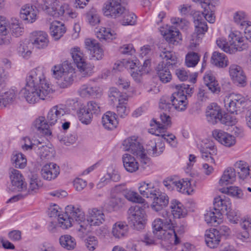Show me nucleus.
Wrapping results in <instances>:
<instances>
[{
    "instance_id": "412c9836",
    "label": "nucleus",
    "mask_w": 251,
    "mask_h": 251,
    "mask_svg": "<svg viewBox=\"0 0 251 251\" xmlns=\"http://www.w3.org/2000/svg\"><path fill=\"white\" fill-rule=\"evenodd\" d=\"M66 113L65 106L58 104L52 106L48 112L47 120L50 126L54 125L57 121Z\"/></svg>"
},
{
    "instance_id": "cd10ccee",
    "label": "nucleus",
    "mask_w": 251,
    "mask_h": 251,
    "mask_svg": "<svg viewBox=\"0 0 251 251\" xmlns=\"http://www.w3.org/2000/svg\"><path fill=\"white\" fill-rule=\"evenodd\" d=\"M138 191L141 195L147 198H153L158 195V189L151 182L141 181L138 184Z\"/></svg>"
},
{
    "instance_id": "9d476101",
    "label": "nucleus",
    "mask_w": 251,
    "mask_h": 251,
    "mask_svg": "<svg viewBox=\"0 0 251 251\" xmlns=\"http://www.w3.org/2000/svg\"><path fill=\"white\" fill-rule=\"evenodd\" d=\"M228 40L232 54L248 48L246 38L238 30L230 31L228 36Z\"/></svg>"
},
{
    "instance_id": "393cba45",
    "label": "nucleus",
    "mask_w": 251,
    "mask_h": 251,
    "mask_svg": "<svg viewBox=\"0 0 251 251\" xmlns=\"http://www.w3.org/2000/svg\"><path fill=\"white\" fill-rule=\"evenodd\" d=\"M122 160L124 168L126 172L133 173L139 170V164L133 155L129 153H124Z\"/></svg>"
},
{
    "instance_id": "8fccbe9b",
    "label": "nucleus",
    "mask_w": 251,
    "mask_h": 251,
    "mask_svg": "<svg viewBox=\"0 0 251 251\" xmlns=\"http://www.w3.org/2000/svg\"><path fill=\"white\" fill-rule=\"evenodd\" d=\"M127 232V226L122 222H117L112 226V234L116 238L125 237Z\"/></svg>"
},
{
    "instance_id": "ddd939ff",
    "label": "nucleus",
    "mask_w": 251,
    "mask_h": 251,
    "mask_svg": "<svg viewBox=\"0 0 251 251\" xmlns=\"http://www.w3.org/2000/svg\"><path fill=\"white\" fill-rule=\"evenodd\" d=\"M245 98L241 95L231 93L225 98V107L230 113L237 114L241 106L245 102Z\"/></svg>"
},
{
    "instance_id": "680f3d73",
    "label": "nucleus",
    "mask_w": 251,
    "mask_h": 251,
    "mask_svg": "<svg viewBox=\"0 0 251 251\" xmlns=\"http://www.w3.org/2000/svg\"><path fill=\"white\" fill-rule=\"evenodd\" d=\"M200 55L196 52H188L185 57V64L188 67H194L200 61Z\"/></svg>"
},
{
    "instance_id": "f03ea898",
    "label": "nucleus",
    "mask_w": 251,
    "mask_h": 251,
    "mask_svg": "<svg viewBox=\"0 0 251 251\" xmlns=\"http://www.w3.org/2000/svg\"><path fill=\"white\" fill-rule=\"evenodd\" d=\"M160 215L163 218H156L152 223V232L159 239L174 241L175 245L179 244L180 240L177 236L171 215L167 211H163Z\"/></svg>"
},
{
    "instance_id": "69168bd1",
    "label": "nucleus",
    "mask_w": 251,
    "mask_h": 251,
    "mask_svg": "<svg viewBox=\"0 0 251 251\" xmlns=\"http://www.w3.org/2000/svg\"><path fill=\"white\" fill-rule=\"evenodd\" d=\"M17 51L20 56L26 59L28 58L31 54V50L26 43H21L17 48Z\"/></svg>"
},
{
    "instance_id": "2f4dec72",
    "label": "nucleus",
    "mask_w": 251,
    "mask_h": 251,
    "mask_svg": "<svg viewBox=\"0 0 251 251\" xmlns=\"http://www.w3.org/2000/svg\"><path fill=\"white\" fill-rule=\"evenodd\" d=\"M201 157L205 161L211 164H215L213 156L217 154V150L215 146L212 144L206 145L200 150Z\"/></svg>"
},
{
    "instance_id": "3c124183",
    "label": "nucleus",
    "mask_w": 251,
    "mask_h": 251,
    "mask_svg": "<svg viewBox=\"0 0 251 251\" xmlns=\"http://www.w3.org/2000/svg\"><path fill=\"white\" fill-rule=\"evenodd\" d=\"M108 96L110 100L114 103L118 101L119 103L122 101H128V98L126 94L121 93L116 88H111L109 91Z\"/></svg>"
},
{
    "instance_id": "6e6d98bb",
    "label": "nucleus",
    "mask_w": 251,
    "mask_h": 251,
    "mask_svg": "<svg viewBox=\"0 0 251 251\" xmlns=\"http://www.w3.org/2000/svg\"><path fill=\"white\" fill-rule=\"evenodd\" d=\"M124 196L128 201L133 202L144 203L146 201L137 192L131 190L126 191Z\"/></svg>"
},
{
    "instance_id": "052dcab7",
    "label": "nucleus",
    "mask_w": 251,
    "mask_h": 251,
    "mask_svg": "<svg viewBox=\"0 0 251 251\" xmlns=\"http://www.w3.org/2000/svg\"><path fill=\"white\" fill-rule=\"evenodd\" d=\"M71 54L72 57L77 66L80 64V63L85 61L83 52L81 51L79 48L75 47L71 50Z\"/></svg>"
},
{
    "instance_id": "9b49d317",
    "label": "nucleus",
    "mask_w": 251,
    "mask_h": 251,
    "mask_svg": "<svg viewBox=\"0 0 251 251\" xmlns=\"http://www.w3.org/2000/svg\"><path fill=\"white\" fill-rule=\"evenodd\" d=\"M129 218L131 224L136 229L144 228L147 220L145 210L141 207L136 205L131 206L128 210Z\"/></svg>"
},
{
    "instance_id": "58836bf2",
    "label": "nucleus",
    "mask_w": 251,
    "mask_h": 251,
    "mask_svg": "<svg viewBox=\"0 0 251 251\" xmlns=\"http://www.w3.org/2000/svg\"><path fill=\"white\" fill-rule=\"evenodd\" d=\"M248 14L243 10H238L233 14L234 22L240 28L251 26V21L248 20Z\"/></svg>"
},
{
    "instance_id": "09e8293b",
    "label": "nucleus",
    "mask_w": 251,
    "mask_h": 251,
    "mask_svg": "<svg viewBox=\"0 0 251 251\" xmlns=\"http://www.w3.org/2000/svg\"><path fill=\"white\" fill-rule=\"evenodd\" d=\"M35 152L43 160L51 159L53 157L55 152L53 148L46 145L38 146Z\"/></svg>"
},
{
    "instance_id": "e2e57ef3",
    "label": "nucleus",
    "mask_w": 251,
    "mask_h": 251,
    "mask_svg": "<svg viewBox=\"0 0 251 251\" xmlns=\"http://www.w3.org/2000/svg\"><path fill=\"white\" fill-rule=\"evenodd\" d=\"M157 136L161 137V138H158L159 139H162L163 142L166 141L172 147H176L177 144V141L176 136L172 133H170L165 131L164 130L161 131L160 134L156 135Z\"/></svg>"
},
{
    "instance_id": "f704fd0d",
    "label": "nucleus",
    "mask_w": 251,
    "mask_h": 251,
    "mask_svg": "<svg viewBox=\"0 0 251 251\" xmlns=\"http://www.w3.org/2000/svg\"><path fill=\"white\" fill-rule=\"evenodd\" d=\"M214 209L222 213H226L231 207L230 199L225 196L218 197L214 199Z\"/></svg>"
},
{
    "instance_id": "473e14b6",
    "label": "nucleus",
    "mask_w": 251,
    "mask_h": 251,
    "mask_svg": "<svg viewBox=\"0 0 251 251\" xmlns=\"http://www.w3.org/2000/svg\"><path fill=\"white\" fill-rule=\"evenodd\" d=\"M101 123L104 128L107 130L115 129L118 124L116 114L111 111H107L103 115Z\"/></svg>"
},
{
    "instance_id": "0e129e2a",
    "label": "nucleus",
    "mask_w": 251,
    "mask_h": 251,
    "mask_svg": "<svg viewBox=\"0 0 251 251\" xmlns=\"http://www.w3.org/2000/svg\"><path fill=\"white\" fill-rule=\"evenodd\" d=\"M58 7V1L57 0H45L43 7L46 12L51 16L55 9Z\"/></svg>"
},
{
    "instance_id": "e433bc0d",
    "label": "nucleus",
    "mask_w": 251,
    "mask_h": 251,
    "mask_svg": "<svg viewBox=\"0 0 251 251\" xmlns=\"http://www.w3.org/2000/svg\"><path fill=\"white\" fill-rule=\"evenodd\" d=\"M236 171L234 168H227L223 172L219 183L221 186L232 184L236 180Z\"/></svg>"
},
{
    "instance_id": "338daca9",
    "label": "nucleus",
    "mask_w": 251,
    "mask_h": 251,
    "mask_svg": "<svg viewBox=\"0 0 251 251\" xmlns=\"http://www.w3.org/2000/svg\"><path fill=\"white\" fill-rule=\"evenodd\" d=\"M129 112V108L127 106V101L118 103L117 106V113L119 116L125 118Z\"/></svg>"
},
{
    "instance_id": "b1692460",
    "label": "nucleus",
    "mask_w": 251,
    "mask_h": 251,
    "mask_svg": "<svg viewBox=\"0 0 251 251\" xmlns=\"http://www.w3.org/2000/svg\"><path fill=\"white\" fill-rule=\"evenodd\" d=\"M79 93L82 97L98 98L102 95V89L99 86L86 84L81 86Z\"/></svg>"
},
{
    "instance_id": "79ce46f5",
    "label": "nucleus",
    "mask_w": 251,
    "mask_h": 251,
    "mask_svg": "<svg viewBox=\"0 0 251 251\" xmlns=\"http://www.w3.org/2000/svg\"><path fill=\"white\" fill-rule=\"evenodd\" d=\"M96 36L100 41H112L117 38V33L109 28L100 27L96 31Z\"/></svg>"
},
{
    "instance_id": "c9c22d12",
    "label": "nucleus",
    "mask_w": 251,
    "mask_h": 251,
    "mask_svg": "<svg viewBox=\"0 0 251 251\" xmlns=\"http://www.w3.org/2000/svg\"><path fill=\"white\" fill-rule=\"evenodd\" d=\"M51 36L55 40H58L66 32V28L61 22L55 21L51 23L50 26Z\"/></svg>"
},
{
    "instance_id": "39448f33",
    "label": "nucleus",
    "mask_w": 251,
    "mask_h": 251,
    "mask_svg": "<svg viewBox=\"0 0 251 251\" xmlns=\"http://www.w3.org/2000/svg\"><path fill=\"white\" fill-rule=\"evenodd\" d=\"M9 176L11 183V189L14 191L21 192V194L13 196L8 201L15 202L28 195L26 184L21 172L15 169L10 170Z\"/></svg>"
},
{
    "instance_id": "de8ad7c7",
    "label": "nucleus",
    "mask_w": 251,
    "mask_h": 251,
    "mask_svg": "<svg viewBox=\"0 0 251 251\" xmlns=\"http://www.w3.org/2000/svg\"><path fill=\"white\" fill-rule=\"evenodd\" d=\"M59 241L62 248L69 251L73 250L76 246L75 238L68 234L61 235L59 237Z\"/></svg>"
},
{
    "instance_id": "4c0bfd02",
    "label": "nucleus",
    "mask_w": 251,
    "mask_h": 251,
    "mask_svg": "<svg viewBox=\"0 0 251 251\" xmlns=\"http://www.w3.org/2000/svg\"><path fill=\"white\" fill-rule=\"evenodd\" d=\"M204 220L206 223L215 226L222 221V214L214 209L207 211L204 215Z\"/></svg>"
},
{
    "instance_id": "4d7b16f0",
    "label": "nucleus",
    "mask_w": 251,
    "mask_h": 251,
    "mask_svg": "<svg viewBox=\"0 0 251 251\" xmlns=\"http://www.w3.org/2000/svg\"><path fill=\"white\" fill-rule=\"evenodd\" d=\"M9 24L10 29L14 36L18 37L22 35L24 28L22 27L19 20L16 18H12Z\"/></svg>"
},
{
    "instance_id": "c03bdc74",
    "label": "nucleus",
    "mask_w": 251,
    "mask_h": 251,
    "mask_svg": "<svg viewBox=\"0 0 251 251\" xmlns=\"http://www.w3.org/2000/svg\"><path fill=\"white\" fill-rule=\"evenodd\" d=\"M11 163L13 166L18 169H24L27 164L25 156L21 152L14 151L11 157Z\"/></svg>"
},
{
    "instance_id": "bb28decb",
    "label": "nucleus",
    "mask_w": 251,
    "mask_h": 251,
    "mask_svg": "<svg viewBox=\"0 0 251 251\" xmlns=\"http://www.w3.org/2000/svg\"><path fill=\"white\" fill-rule=\"evenodd\" d=\"M230 76L234 83L241 86L246 83V76L241 67L237 65H231L229 68Z\"/></svg>"
},
{
    "instance_id": "37998d69",
    "label": "nucleus",
    "mask_w": 251,
    "mask_h": 251,
    "mask_svg": "<svg viewBox=\"0 0 251 251\" xmlns=\"http://www.w3.org/2000/svg\"><path fill=\"white\" fill-rule=\"evenodd\" d=\"M228 59L226 55L218 51L213 52L211 57V62L219 68H225L228 65Z\"/></svg>"
},
{
    "instance_id": "f257e3e1",
    "label": "nucleus",
    "mask_w": 251,
    "mask_h": 251,
    "mask_svg": "<svg viewBox=\"0 0 251 251\" xmlns=\"http://www.w3.org/2000/svg\"><path fill=\"white\" fill-rule=\"evenodd\" d=\"M26 101L34 104L40 100H48L53 97L52 85L47 79L41 67L31 70L26 78L25 87L21 90Z\"/></svg>"
},
{
    "instance_id": "a211bd4d",
    "label": "nucleus",
    "mask_w": 251,
    "mask_h": 251,
    "mask_svg": "<svg viewBox=\"0 0 251 251\" xmlns=\"http://www.w3.org/2000/svg\"><path fill=\"white\" fill-rule=\"evenodd\" d=\"M41 177L44 180L51 181L57 178L60 174L59 167L53 162L44 165L40 171Z\"/></svg>"
},
{
    "instance_id": "7c9ffc66",
    "label": "nucleus",
    "mask_w": 251,
    "mask_h": 251,
    "mask_svg": "<svg viewBox=\"0 0 251 251\" xmlns=\"http://www.w3.org/2000/svg\"><path fill=\"white\" fill-rule=\"evenodd\" d=\"M204 84L208 88L209 91L212 93H218L220 91V87L218 81L216 80L213 74L207 72L203 76Z\"/></svg>"
},
{
    "instance_id": "bf43d9fd",
    "label": "nucleus",
    "mask_w": 251,
    "mask_h": 251,
    "mask_svg": "<svg viewBox=\"0 0 251 251\" xmlns=\"http://www.w3.org/2000/svg\"><path fill=\"white\" fill-rule=\"evenodd\" d=\"M57 219L59 226L63 229H67L72 226L74 223L66 211L64 214L59 215Z\"/></svg>"
},
{
    "instance_id": "0eeeda50",
    "label": "nucleus",
    "mask_w": 251,
    "mask_h": 251,
    "mask_svg": "<svg viewBox=\"0 0 251 251\" xmlns=\"http://www.w3.org/2000/svg\"><path fill=\"white\" fill-rule=\"evenodd\" d=\"M192 89L189 85H183L176 86V91L174 92L171 97V101L174 108L178 111H183L187 105V97L185 94H189Z\"/></svg>"
},
{
    "instance_id": "aec40b11",
    "label": "nucleus",
    "mask_w": 251,
    "mask_h": 251,
    "mask_svg": "<svg viewBox=\"0 0 251 251\" xmlns=\"http://www.w3.org/2000/svg\"><path fill=\"white\" fill-rule=\"evenodd\" d=\"M212 135L216 140L226 147H233L236 144L235 137L223 130L215 129L212 132Z\"/></svg>"
},
{
    "instance_id": "dca6fc26",
    "label": "nucleus",
    "mask_w": 251,
    "mask_h": 251,
    "mask_svg": "<svg viewBox=\"0 0 251 251\" xmlns=\"http://www.w3.org/2000/svg\"><path fill=\"white\" fill-rule=\"evenodd\" d=\"M85 48L88 51L91 57L98 60H101L104 55L102 49L95 39L86 38L84 40Z\"/></svg>"
},
{
    "instance_id": "4be33fe9",
    "label": "nucleus",
    "mask_w": 251,
    "mask_h": 251,
    "mask_svg": "<svg viewBox=\"0 0 251 251\" xmlns=\"http://www.w3.org/2000/svg\"><path fill=\"white\" fill-rule=\"evenodd\" d=\"M31 41L33 46L38 49H44L48 46L49 40L47 33L42 31H35L31 33Z\"/></svg>"
},
{
    "instance_id": "49530a36",
    "label": "nucleus",
    "mask_w": 251,
    "mask_h": 251,
    "mask_svg": "<svg viewBox=\"0 0 251 251\" xmlns=\"http://www.w3.org/2000/svg\"><path fill=\"white\" fill-rule=\"evenodd\" d=\"M176 189L179 192L187 195H191L194 190L190 180L188 179L176 180Z\"/></svg>"
},
{
    "instance_id": "5701e85b",
    "label": "nucleus",
    "mask_w": 251,
    "mask_h": 251,
    "mask_svg": "<svg viewBox=\"0 0 251 251\" xmlns=\"http://www.w3.org/2000/svg\"><path fill=\"white\" fill-rule=\"evenodd\" d=\"M195 32L192 35V40L196 44H199L204 34L207 31L208 27L206 23L203 21L201 18L194 17Z\"/></svg>"
},
{
    "instance_id": "c85d7f7f",
    "label": "nucleus",
    "mask_w": 251,
    "mask_h": 251,
    "mask_svg": "<svg viewBox=\"0 0 251 251\" xmlns=\"http://www.w3.org/2000/svg\"><path fill=\"white\" fill-rule=\"evenodd\" d=\"M205 241L210 248L217 247L221 241V236L218 230L215 228L207 230L205 233Z\"/></svg>"
},
{
    "instance_id": "f8f14e48",
    "label": "nucleus",
    "mask_w": 251,
    "mask_h": 251,
    "mask_svg": "<svg viewBox=\"0 0 251 251\" xmlns=\"http://www.w3.org/2000/svg\"><path fill=\"white\" fill-rule=\"evenodd\" d=\"M104 221L105 216L102 211L96 208L89 209L84 221V224L87 226L86 230L82 232V235L89 232L90 226H99L103 224Z\"/></svg>"
},
{
    "instance_id": "774afa93",
    "label": "nucleus",
    "mask_w": 251,
    "mask_h": 251,
    "mask_svg": "<svg viewBox=\"0 0 251 251\" xmlns=\"http://www.w3.org/2000/svg\"><path fill=\"white\" fill-rule=\"evenodd\" d=\"M122 20V25H133L136 23V17L133 13L129 12L126 9V12Z\"/></svg>"
},
{
    "instance_id": "ea45409f",
    "label": "nucleus",
    "mask_w": 251,
    "mask_h": 251,
    "mask_svg": "<svg viewBox=\"0 0 251 251\" xmlns=\"http://www.w3.org/2000/svg\"><path fill=\"white\" fill-rule=\"evenodd\" d=\"M34 127L40 133L46 135H50L51 132L50 129V124L44 117H39L33 123Z\"/></svg>"
},
{
    "instance_id": "2eb2a0df",
    "label": "nucleus",
    "mask_w": 251,
    "mask_h": 251,
    "mask_svg": "<svg viewBox=\"0 0 251 251\" xmlns=\"http://www.w3.org/2000/svg\"><path fill=\"white\" fill-rule=\"evenodd\" d=\"M38 11L37 8L30 4L23 5L20 10V18L25 23L31 24L37 19Z\"/></svg>"
},
{
    "instance_id": "f3484780",
    "label": "nucleus",
    "mask_w": 251,
    "mask_h": 251,
    "mask_svg": "<svg viewBox=\"0 0 251 251\" xmlns=\"http://www.w3.org/2000/svg\"><path fill=\"white\" fill-rule=\"evenodd\" d=\"M222 115V109L216 103H212L207 107L205 116L207 121L209 124H216L220 122Z\"/></svg>"
},
{
    "instance_id": "c756f323",
    "label": "nucleus",
    "mask_w": 251,
    "mask_h": 251,
    "mask_svg": "<svg viewBox=\"0 0 251 251\" xmlns=\"http://www.w3.org/2000/svg\"><path fill=\"white\" fill-rule=\"evenodd\" d=\"M146 147L148 151L154 156L160 155L165 149L164 143L162 139L159 138L150 140L147 144Z\"/></svg>"
},
{
    "instance_id": "20e7f679",
    "label": "nucleus",
    "mask_w": 251,
    "mask_h": 251,
    "mask_svg": "<svg viewBox=\"0 0 251 251\" xmlns=\"http://www.w3.org/2000/svg\"><path fill=\"white\" fill-rule=\"evenodd\" d=\"M52 77L57 80L61 88L70 87L73 83L75 76V69L71 63L64 62L62 64L53 66L51 69Z\"/></svg>"
},
{
    "instance_id": "a19ab883",
    "label": "nucleus",
    "mask_w": 251,
    "mask_h": 251,
    "mask_svg": "<svg viewBox=\"0 0 251 251\" xmlns=\"http://www.w3.org/2000/svg\"><path fill=\"white\" fill-rule=\"evenodd\" d=\"M2 89H0V108L5 107L7 105L12 103L16 97L14 90L11 89L3 92Z\"/></svg>"
},
{
    "instance_id": "4468645a",
    "label": "nucleus",
    "mask_w": 251,
    "mask_h": 251,
    "mask_svg": "<svg viewBox=\"0 0 251 251\" xmlns=\"http://www.w3.org/2000/svg\"><path fill=\"white\" fill-rule=\"evenodd\" d=\"M160 121L152 119L150 122L151 128L149 132L154 135L160 134V131L166 129L171 125V117L167 114L162 113L160 115Z\"/></svg>"
},
{
    "instance_id": "72a5a7b5",
    "label": "nucleus",
    "mask_w": 251,
    "mask_h": 251,
    "mask_svg": "<svg viewBox=\"0 0 251 251\" xmlns=\"http://www.w3.org/2000/svg\"><path fill=\"white\" fill-rule=\"evenodd\" d=\"M170 208L175 218H181L187 215V210L183 205L178 200L173 199L171 201Z\"/></svg>"
},
{
    "instance_id": "1a4fd4ad",
    "label": "nucleus",
    "mask_w": 251,
    "mask_h": 251,
    "mask_svg": "<svg viewBox=\"0 0 251 251\" xmlns=\"http://www.w3.org/2000/svg\"><path fill=\"white\" fill-rule=\"evenodd\" d=\"M102 12L108 18H117L126 12L122 0H107L103 4Z\"/></svg>"
},
{
    "instance_id": "6ab92c4d",
    "label": "nucleus",
    "mask_w": 251,
    "mask_h": 251,
    "mask_svg": "<svg viewBox=\"0 0 251 251\" xmlns=\"http://www.w3.org/2000/svg\"><path fill=\"white\" fill-rule=\"evenodd\" d=\"M159 30L161 35L170 44L177 45L182 40L180 32L173 26L167 28L161 27Z\"/></svg>"
},
{
    "instance_id": "7ed1b4c3",
    "label": "nucleus",
    "mask_w": 251,
    "mask_h": 251,
    "mask_svg": "<svg viewBox=\"0 0 251 251\" xmlns=\"http://www.w3.org/2000/svg\"><path fill=\"white\" fill-rule=\"evenodd\" d=\"M160 57L163 61L158 64L156 70L160 81L166 83L172 79V75L168 67H178L180 60L175 52L167 50L166 49L161 50Z\"/></svg>"
},
{
    "instance_id": "603ef678",
    "label": "nucleus",
    "mask_w": 251,
    "mask_h": 251,
    "mask_svg": "<svg viewBox=\"0 0 251 251\" xmlns=\"http://www.w3.org/2000/svg\"><path fill=\"white\" fill-rule=\"evenodd\" d=\"M76 66L80 75L83 77L89 76L94 73V66L87 62L86 60L80 63V64H78Z\"/></svg>"
},
{
    "instance_id": "5fc2aeb1",
    "label": "nucleus",
    "mask_w": 251,
    "mask_h": 251,
    "mask_svg": "<svg viewBox=\"0 0 251 251\" xmlns=\"http://www.w3.org/2000/svg\"><path fill=\"white\" fill-rule=\"evenodd\" d=\"M123 204V202L122 198L112 195H111L107 203L109 210L110 211L118 210L122 206Z\"/></svg>"
},
{
    "instance_id": "a18cd8bd",
    "label": "nucleus",
    "mask_w": 251,
    "mask_h": 251,
    "mask_svg": "<svg viewBox=\"0 0 251 251\" xmlns=\"http://www.w3.org/2000/svg\"><path fill=\"white\" fill-rule=\"evenodd\" d=\"M240 179L244 180L250 176L251 166L249 167L247 163L243 161H237L234 164Z\"/></svg>"
},
{
    "instance_id": "a878e982",
    "label": "nucleus",
    "mask_w": 251,
    "mask_h": 251,
    "mask_svg": "<svg viewBox=\"0 0 251 251\" xmlns=\"http://www.w3.org/2000/svg\"><path fill=\"white\" fill-rule=\"evenodd\" d=\"M153 201L151 205V207L154 211L159 212V214H161L163 211H166L164 208L167 206L169 198L168 196L164 193H159L158 191V195L154 197Z\"/></svg>"
},
{
    "instance_id": "13d9d810",
    "label": "nucleus",
    "mask_w": 251,
    "mask_h": 251,
    "mask_svg": "<svg viewBox=\"0 0 251 251\" xmlns=\"http://www.w3.org/2000/svg\"><path fill=\"white\" fill-rule=\"evenodd\" d=\"M77 115L79 121L83 124L88 125L92 121V115L86 107H82L77 112Z\"/></svg>"
},
{
    "instance_id": "864d4df0",
    "label": "nucleus",
    "mask_w": 251,
    "mask_h": 251,
    "mask_svg": "<svg viewBox=\"0 0 251 251\" xmlns=\"http://www.w3.org/2000/svg\"><path fill=\"white\" fill-rule=\"evenodd\" d=\"M221 192L236 199H242L243 193L241 189L237 186H232L221 189Z\"/></svg>"
},
{
    "instance_id": "423d86ee",
    "label": "nucleus",
    "mask_w": 251,
    "mask_h": 251,
    "mask_svg": "<svg viewBox=\"0 0 251 251\" xmlns=\"http://www.w3.org/2000/svg\"><path fill=\"white\" fill-rule=\"evenodd\" d=\"M122 145L125 151H130L139 157L142 163L146 164L149 162V158L137 137L133 136L126 138L124 140Z\"/></svg>"
},
{
    "instance_id": "6e6552de",
    "label": "nucleus",
    "mask_w": 251,
    "mask_h": 251,
    "mask_svg": "<svg viewBox=\"0 0 251 251\" xmlns=\"http://www.w3.org/2000/svg\"><path fill=\"white\" fill-rule=\"evenodd\" d=\"M65 210L73 222L76 223L77 231L82 234L87 228V226L84 224L85 215L82 209L78 206L69 205L65 207Z\"/></svg>"
}]
</instances>
